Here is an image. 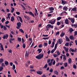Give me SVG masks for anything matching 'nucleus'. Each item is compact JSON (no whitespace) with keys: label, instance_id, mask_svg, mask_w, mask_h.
Returning a JSON list of instances; mask_svg holds the SVG:
<instances>
[{"label":"nucleus","instance_id":"f257e3e1","mask_svg":"<svg viewBox=\"0 0 77 77\" xmlns=\"http://www.w3.org/2000/svg\"><path fill=\"white\" fill-rule=\"evenodd\" d=\"M44 56V54H40L38 56H37L36 57V58L38 59H41V58H42Z\"/></svg>","mask_w":77,"mask_h":77},{"label":"nucleus","instance_id":"f03ea898","mask_svg":"<svg viewBox=\"0 0 77 77\" xmlns=\"http://www.w3.org/2000/svg\"><path fill=\"white\" fill-rule=\"evenodd\" d=\"M56 19H53L50 21H49V23L51 24L52 25L54 24L56 21Z\"/></svg>","mask_w":77,"mask_h":77},{"label":"nucleus","instance_id":"7ed1b4c3","mask_svg":"<svg viewBox=\"0 0 77 77\" xmlns=\"http://www.w3.org/2000/svg\"><path fill=\"white\" fill-rule=\"evenodd\" d=\"M25 13L26 14H28L32 15L33 17H34V18H35V17L34 14L32 13L31 11H25Z\"/></svg>","mask_w":77,"mask_h":77},{"label":"nucleus","instance_id":"20e7f679","mask_svg":"<svg viewBox=\"0 0 77 77\" xmlns=\"http://www.w3.org/2000/svg\"><path fill=\"white\" fill-rule=\"evenodd\" d=\"M21 25V23L20 22L17 23V26H16V28H17V29H19L20 28Z\"/></svg>","mask_w":77,"mask_h":77},{"label":"nucleus","instance_id":"39448f33","mask_svg":"<svg viewBox=\"0 0 77 77\" xmlns=\"http://www.w3.org/2000/svg\"><path fill=\"white\" fill-rule=\"evenodd\" d=\"M54 27V25H51L50 24H48L46 26V27H47V28H51V29H53Z\"/></svg>","mask_w":77,"mask_h":77},{"label":"nucleus","instance_id":"423d86ee","mask_svg":"<svg viewBox=\"0 0 77 77\" xmlns=\"http://www.w3.org/2000/svg\"><path fill=\"white\" fill-rule=\"evenodd\" d=\"M63 11H67L68 10V8L67 7V6H64L63 7Z\"/></svg>","mask_w":77,"mask_h":77},{"label":"nucleus","instance_id":"0eeeda50","mask_svg":"<svg viewBox=\"0 0 77 77\" xmlns=\"http://www.w3.org/2000/svg\"><path fill=\"white\" fill-rule=\"evenodd\" d=\"M9 35L8 34H6L5 35H4L3 36V38L5 39V38L6 39H7V38H8Z\"/></svg>","mask_w":77,"mask_h":77},{"label":"nucleus","instance_id":"6e6552de","mask_svg":"<svg viewBox=\"0 0 77 77\" xmlns=\"http://www.w3.org/2000/svg\"><path fill=\"white\" fill-rule=\"evenodd\" d=\"M5 66H5V63H2L1 64V67L0 70H2V69H3V66L5 67Z\"/></svg>","mask_w":77,"mask_h":77},{"label":"nucleus","instance_id":"1a4fd4ad","mask_svg":"<svg viewBox=\"0 0 77 77\" xmlns=\"http://www.w3.org/2000/svg\"><path fill=\"white\" fill-rule=\"evenodd\" d=\"M35 13H34V15L35 16H36V14L37 15H39V14L38 13V10H37V9L36 8H35Z\"/></svg>","mask_w":77,"mask_h":77},{"label":"nucleus","instance_id":"9d476101","mask_svg":"<svg viewBox=\"0 0 77 77\" xmlns=\"http://www.w3.org/2000/svg\"><path fill=\"white\" fill-rule=\"evenodd\" d=\"M66 3H67V2L66 1L63 0H61V4H62V5H65L66 4Z\"/></svg>","mask_w":77,"mask_h":77},{"label":"nucleus","instance_id":"9b49d317","mask_svg":"<svg viewBox=\"0 0 77 77\" xmlns=\"http://www.w3.org/2000/svg\"><path fill=\"white\" fill-rule=\"evenodd\" d=\"M66 41V42H69L70 41V40H69V38H68V37L67 36H65Z\"/></svg>","mask_w":77,"mask_h":77},{"label":"nucleus","instance_id":"f8f14e48","mask_svg":"<svg viewBox=\"0 0 77 77\" xmlns=\"http://www.w3.org/2000/svg\"><path fill=\"white\" fill-rule=\"evenodd\" d=\"M69 31L70 33L71 34L72 33V32H74V29H72V28H69Z\"/></svg>","mask_w":77,"mask_h":77},{"label":"nucleus","instance_id":"ddd939ff","mask_svg":"<svg viewBox=\"0 0 77 77\" xmlns=\"http://www.w3.org/2000/svg\"><path fill=\"white\" fill-rule=\"evenodd\" d=\"M24 17H25V18H26V19H27V20H30V17L29 16H27V15H24Z\"/></svg>","mask_w":77,"mask_h":77},{"label":"nucleus","instance_id":"4468645a","mask_svg":"<svg viewBox=\"0 0 77 77\" xmlns=\"http://www.w3.org/2000/svg\"><path fill=\"white\" fill-rule=\"evenodd\" d=\"M77 11V8L76 7H75L73 8L71 10V12H76Z\"/></svg>","mask_w":77,"mask_h":77},{"label":"nucleus","instance_id":"2eb2a0df","mask_svg":"<svg viewBox=\"0 0 77 77\" xmlns=\"http://www.w3.org/2000/svg\"><path fill=\"white\" fill-rule=\"evenodd\" d=\"M36 73L37 74H39V75H41L42 74V72L41 71H38L36 72Z\"/></svg>","mask_w":77,"mask_h":77},{"label":"nucleus","instance_id":"dca6fc26","mask_svg":"<svg viewBox=\"0 0 77 77\" xmlns=\"http://www.w3.org/2000/svg\"><path fill=\"white\" fill-rule=\"evenodd\" d=\"M65 24H69V20H68V19H66L65 20Z\"/></svg>","mask_w":77,"mask_h":77},{"label":"nucleus","instance_id":"f3484780","mask_svg":"<svg viewBox=\"0 0 77 77\" xmlns=\"http://www.w3.org/2000/svg\"><path fill=\"white\" fill-rule=\"evenodd\" d=\"M1 51H4V48H3V45L2 44L0 46Z\"/></svg>","mask_w":77,"mask_h":77},{"label":"nucleus","instance_id":"a211bd4d","mask_svg":"<svg viewBox=\"0 0 77 77\" xmlns=\"http://www.w3.org/2000/svg\"><path fill=\"white\" fill-rule=\"evenodd\" d=\"M58 41L60 42V44H61L62 43V42H63V41H62V38L59 39L58 40Z\"/></svg>","mask_w":77,"mask_h":77},{"label":"nucleus","instance_id":"6ab92c4d","mask_svg":"<svg viewBox=\"0 0 77 77\" xmlns=\"http://www.w3.org/2000/svg\"><path fill=\"white\" fill-rule=\"evenodd\" d=\"M54 44H55L54 42H52V45L51 46V48H53L54 46Z\"/></svg>","mask_w":77,"mask_h":77},{"label":"nucleus","instance_id":"aec40b11","mask_svg":"<svg viewBox=\"0 0 77 77\" xmlns=\"http://www.w3.org/2000/svg\"><path fill=\"white\" fill-rule=\"evenodd\" d=\"M63 48L64 50H65V51H66V53H68V49L66 48L65 46H63Z\"/></svg>","mask_w":77,"mask_h":77},{"label":"nucleus","instance_id":"412c9836","mask_svg":"<svg viewBox=\"0 0 77 77\" xmlns=\"http://www.w3.org/2000/svg\"><path fill=\"white\" fill-rule=\"evenodd\" d=\"M72 62L71 58H69L68 60V63H71Z\"/></svg>","mask_w":77,"mask_h":77},{"label":"nucleus","instance_id":"4be33fe9","mask_svg":"<svg viewBox=\"0 0 77 77\" xmlns=\"http://www.w3.org/2000/svg\"><path fill=\"white\" fill-rule=\"evenodd\" d=\"M61 56L63 57V60H66V56H65V55L61 54Z\"/></svg>","mask_w":77,"mask_h":77},{"label":"nucleus","instance_id":"5701e85b","mask_svg":"<svg viewBox=\"0 0 77 77\" xmlns=\"http://www.w3.org/2000/svg\"><path fill=\"white\" fill-rule=\"evenodd\" d=\"M57 44H58V42L55 44L54 48V50H56L57 47Z\"/></svg>","mask_w":77,"mask_h":77},{"label":"nucleus","instance_id":"b1692460","mask_svg":"<svg viewBox=\"0 0 77 77\" xmlns=\"http://www.w3.org/2000/svg\"><path fill=\"white\" fill-rule=\"evenodd\" d=\"M37 51H38V53H41V51H42V49L41 48L38 49L37 50Z\"/></svg>","mask_w":77,"mask_h":77},{"label":"nucleus","instance_id":"393cba45","mask_svg":"<svg viewBox=\"0 0 77 77\" xmlns=\"http://www.w3.org/2000/svg\"><path fill=\"white\" fill-rule=\"evenodd\" d=\"M20 6H22V8H23V10L24 11H25V10H26V8H25V7H24V5L23 4H21Z\"/></svg>","mask_w":77,"mask_h":77},{"label":"nucleus","instance_id":"a878e982","mask_svg":"<svg viewBox=\"0 0 77 77\" xmlns=\"http://www.w3.org/2000/svg\"><path fill=\"white\" fill-rule=\"evenodd\" d=\"M65 33H64L63 32H62V33H61V34L60 35V36L61 37H63V36L65 35Z\"/></svg>","mask_w":77,"mask_h":77},{"label":"nucleus","instance_id":"bb28decb","mask_svg":"<svg viewBox=\"0 0 77 77\" xmlns=\"http://www.w3.org/2000/svg\"><path fill=\"white\" fill-rule=\"evenodd\" d=\"M5 65H8V64H9V62L8 61H5Z\"/></svg>","mask_w":77,"mask_h":77},{"label":"nucleus","instance_id":"cd10ccee","mask_svg":"<svg viewBox=\"0 0 77 77\" xmlns=\"http://www.w3.org/2000/svg\"><path fill=\"white\" fill-rule=\"evenodd\" d=\"M71 22L72 23V24H74V21H75V20H74V18H72L71 20Z\"/></svg>","mask_w":77,"mask_h":77},{"label":"nucleus","instance_id":"c85d7f7f","mask_svg":"<svg viewBox=\"0 0 77 77\" xmlns=\"http://www.w3.org/2000/svg\"><path fill=\"white\" fill-rule=\"evenodd\" d=\"M49 9V11H53L54 10V8L53 7H50L48 8Z\"/></svg>","mask_w":77,"mask_h":77},{"label":"nucleus","instance_id":"c756f323","mask_svg":"<svg viewBox=\"0 0 77 77\" xmlns=\"http://www.w3.org/2000/svg\"><path fill=\"white\" fill-rule=\"evenodd\" d=\"M25 56V57H29V54L28 53L27 54V51H26Z\"/></svg>","mask_w":77,"mask_h":77},{"label":"nucleus","instance_id":"7c9ffc66","mask_svg":"<svg viewBox=\"0 0 77 77\" xmlns=\"http://www.w3.org/2000/svg\"><path fill=\"white\" fill-rule=\"evenodd\" d=\"M19 31L20 32L22 33H24V31H23V29H19Z\"/></svg>","mask_w":77,"mask_h":77},{"label":"nucleus","instance_id":"2f4dec72","mask_svg":"<svg viewBox=\"0 0 77 77\" xmlns=\"http://www.w3.org/2000/svg\"><path fill=\"white\" fill-rule=\"evenodd\" d=\"M3 59L2 58H0V64H1V63H2V62H3Z\"/></svg>","mask_w":77,"mask_h":77},{"label":"nucleus","instance_id":"473e14b6","mask_svg":"<svg viewBox=\"0 0 77 77\" xmlns=\"http://www.w3.org/2000/svg\"><path fill=\"white\" fill-rule=\"evenodd\" d=\"M11 12H14V10H15L14 8H13V7H11Z\"/></svg>","mask_w":77,"mask_h":77},{"label":"nucleus","instance_id":"72a5a7b5","mask_svg":"<svg viewBox=\"0 0 77 77\" xmlns=\"http://www.w3.org/2000/svg\"><path fill=\"white\" fill-rule=\"evenodd\" d=\"M69 38L71 40H72V39H74V37L72 35H70L69 36Z\"/></svg>","mask_w":77,"mask_h":77},{"label":"nucleus","instance_id":"f704fd0d","mask_svg":"<svg viewBox=\"0 0 77 77\" xmlns=\"http://www.w3.org/2000/svg\"><path fill=\"white\" fill-rule=\"evenodd\" d=\"M17 39L18 41L19 42L21 41V38L18 37Z\"/></svg>","mask_w":77,"mask_h":77},{"label":"nucleus","instance_id":"c9c22d12","mask_svg":"<svg viewBox=\"0 0 77 77\" xmlns=\"http://www.w3.org/2000/svg\"><path fill=\"white\" fill-rule=\"evenodd\" d=\"M18 18H19V19H20V22H21V23H23V20H22L21 17L19 16Z\"/></svg>","mask_w":77,"mask_h":77},{"label":"nucleus","instance_id":"e433bc0d","mask_svg":"<svg viewBox=\"0 0 77 77\" xmlns=\"http://www.w3.org/2000/svg\"><path fill=\"white\" fill-rule=\"evenodd\" d=\"M54 72L56 75H58V72L57 70H55Z\"/></svg>","mask_w":77,"mask_h":77},{"label":"nucleus","instance_id":"4c0bfd02","mask_svg":"<svg viewBox=\"0 0 77 77\" xmlns=\"http://www.w3.org/2000/svg\"><path fill=\"white\" fill-rule=\"evenodd\" d=\"M64 65L65 66V67H66V66H68V63L66 62L64 63Z\"/></svg>","mask_w":77,"mask_h":77},{"label":"nucleus","instance_id":"58836bf2","mask_svg":"<svg viewBox=\"0 0 77 77\" xmlns=\"http://www.w3.org/2000/svg\"><path fill=\"white\" fill-rule=\"evenodd\" d=\"M11 21H14V17L12 16L11 17Z\"/></svg>","mask_w":77,"mask_h":77},{"label":"nucleus","instance_id":"ea45409f","mask_svg":"<svg viewBox=\"0 0 77 77\" xmlns=\"http://www.w3.org/2000/svg\"><path fill=\"white\" fill-rule=\"evenodd\" d=\"M61 19H62V17H59L57 18V21H59Z\"/></svg>","mask_w":77,"mask_h":77},{"label":"nucleus","instance_id":"a19ab883","mask_svg":"<svg viewBox=\"0 0 77 77\" xmlns=\"http://www.w3.org/2000/svg\"><path fill=\"white\" fill-rule=\"evenodd\" d=\"M64 13L63 12L61 13L60 14V16H63V15H64Z\"/></svg>","mask_w":77,"mask_h":77},{"label":"nucleus","instance_id":"79ce46f5","mask_svg":"<svg viewBox=\"0 0 77 77\" xmlns=\"http://www.w3.org/2000/svg\"><path fill=\"white\" fill-rule=\"evenodd\" d=\"M47 66H48V65L47 64L45 65L43 67V68H47Z\"/></svg>","mask_w":77,"mask_h":77},{"label":"nucleus","instance_id":"37998d69","mask_svg":"<svg viewBox=\"0 0 77 77\" xmlns=\"http://www.w3.org/2000/svg\"><path fill=\"white\" fill-rule=\"evenodd\" d=\"M65 45L66 46H67V47H69V42H66Z\"/></svg>","mask_w":77,"mask_h":77},{"label":"nucleus","instance_id":"c03bdc74","mask_svg":"<svg viewBox=\"0 0 77 77\" xmlns=\"http://www.w3.org/2000/svg\"><path fill=\"white\" fill-rule=\"evenodd\" d=\"M55 50H56V49H52L51 51V53H54V52L55 51Z\"/></svg>","mask_w":77,"mask_h":77},{"label":"nucleus","instance_id":"a18cd8bd","mask_svg":"<svg viewBox=\"0 0 77 77\" xmlns=\"http://www.w3.org/2000/svg\"><path fill=\"white\" fill-rule=\"evenodd\" d=\"M43 39H44L45 40H46V39H49V37H46V38H45L43 37Z\"/></svg>","mask_w":77,"mask_h":77},{"label":"nucleus","instance_id":"49530a36","mask_svg":"<svg viewBox=\"0 0 77 77\" xmlns=\"http://www.w3.org/2000/svg\"><path fill=\"white\" fill-rule=\"evenodd\" d=\"M48 45V43L45 42L44 43V46H45V47H47Z\"/></svg>","mask_w":77,"mask_h":77},{"label":"nucleus","instance_id":"de8ad7c7","mask_svg":"<svg viewBox=\"0 0 77 77\" xmlns=\"http://www.w3.org/2000/svg\"><path fill=\"white\" fill-rule=\"evenodd\" d=\"M39 48H42V44H40L38 45Z\"/></svg>","mask_w":77,"mask_h":77},{"label":"nucleus","instance_id":"09e8293b","mask_svg":"<svg viewBox=\"0 0 77 77\" xmlns=\"http://www.w3.org/2000/svg\"><path fill=\"white\" fill-rule=\"evenodd\" d=\"M57 24L58 26H59V25H60V22L59 21H57Z\"/></svg>","mask_w":77,"mask_h":77},{"label":"nucleus","instance_id":"8fccbe9b","mask_svg":"<svg viewBox=\"0 0 77 77\" xmlns=\"http://www.w3.org/2000/svg\"><path fill=\"white\" fill-rule=\"evenodd\" d=\"M48 65H49V66H51V65H52V63L50 62L49 63Z\"/></svg>","mask_w":77,"mask_h":77},{"label":"nucleus","instance_id":"3c124183","mask_svg":"<svg viewBox=\"0 0 77 77\" xmlns=\"http://www.w3.org/2000/svg\"><path fill=\"white\" fill-rule=\"evenodd\" d=\"M22 43L23 44H24V42H25V41H24V38H22Z\"/></svg>","mask_w":77,"mask_h":77},{"label":"nucleus","instance_id":"603ef678","mask_svg":"<svg viewBox=\"0 0 77 77\" xmlns=\"http://www.w3.org/2000/svg\"><path fill=\"white\" fill-rule=\"evenodd\" d=\"M23 48H26V46L25 45V43H23Z\"/></svg>","mask_w":77,"mask_h":77},{"label":"nucleus","instance_id":"864d4df0","mask_svg":"<svg viewBox=\"0 0 77 77\" xmlns=\"http://www.w3.org/2000/svg\"><path fill=\"white\" fill-rule=\"evenodd\" d=\"M16 14H17V15H20V12H19V11H17L16 12Z\"/></svg>","mask_w":77,"mask_h":77},{"label":"nucleus","instance_id":"5fc2aeb1","mask_svg":"<svg viewBox=\"0 0 77 77\" xmlns=\"http://www.w3.org/2000/svg\"><path fill=\"white\" fill-rule=\"evenodd\" d=\"M77 35V31H75L74 32V36H76Z\"/></svg>","mask_w":77,"mask_h":77},{"label":"nucleus","instance_id":"6e6d98bb","mask_svg":"<svg viewBox=\"0 0 77 77\" xmlns=\"http://www.w3.org/2000/svg\"><path fill=\"white\" fill-rule=\"evenodd\" d=\"M73 68H75V69H76V68H77V67H76V65L75 64H74L73 65Z\"/></svg>","mask_w":77,"mask_h":77},{"label":"nucleus","instance_id":"4d7b16f0","mask_svg":"<svg viewBox=\"0 0 77 77\" xmlns=\"http://www.w3.org/2000/svg\"><path fill=\"white\" fill-rule=\"evenodd\" d=\"M13 69H15V64H13Z\"/></svg>","mask_w":77,"mask_h":77},{"label":"nucleus","instance_id":"13d9d810","mask_svg":"<svg viewBox=\"0 0 77 77\" xmlns=\"http://www.w3.org/2000/svg\"><path fill=\"white\" fill-rule=\"evenodd\" d=\"M53 56L54 57H57V55L56 54H54L53 55Z\"/></svg>","mask_w":77,"mask_h":77},{"label":"nucleus","instance_id":"bf43d9fd","mask_svg":"<svg viewBox=\"0 0 77 77\" xmlns=\"http://www.w3.org/2000/svg\"><path fill=\"white\" fill-rule=\"evenodd\" d=\"M5 18H2V19L1 20V21H2V22H3H3H4V21H5Z\"/></svg>","mask_w":77,"mask_h":77},{"label":"nucleus","instance_id":"052dcab7","mask_svg":"<svg viewBox=\"0 0 77 77\" xmlns=\"http://www.w3.org/2000/svg\"><path fill=\"white\" fill-rule=\"evenodd\" d=\"M9 23V21L7 20L5 22V24H8Z\"/></svg>","mask_w":77,"mask_h":77},{"label":"nucleus","instance_id":"680f3d73","mask_svg":"<svg viewBox=\"0 0 77 77\" xmlns=\"http://www.w3.org/2000/svg\"><path fill=\"white\" fill-rule=\"evenodd\" d=\"M51 16V14H48V17H50Z\"/></svg>","mask_w":77,"mask_h":77},{"label":"nucleus","instance_id":"e2e57ef3","mask_svg":"<svg viewBox=\"0 0 77 77\" xmlns=\"http://www.w3.org/2000/svg\"><path fill=\"white\" fill-rule=\"evenodd\" d=\"M4 30H7V28H6V26H4Z\"/></svg>","mask_w":77,"mask_h":77},{"label":"nucleus","instance_id":"0e129e2a","mask_svg":"<svg viewBox=\"0 0 77 77\" xmlns=\"http://www.w3.org/2000/svg\"><path fill=\"white\" fill-rule=\"evenodd\" d=\"M10 65L11 66H12L13 65V63L12 62H10Z\"/></svg>","mask_w":77,"mask_h":77},{"label":"nucleus","instance_id":"69168bd1","mask_svg":"<svg viewBox=\"0 0 77 77\" xmlns=\"http://www.w3.org/2000/svg\"><path fill=\"white\" fill-rule=\"evenodd\" d=\"M8 51V52H9V53H12V50H11V49L9 50Z\"/></svg>","mask_w":77,"mask_h":77},{"label":"nucleus","instance_id":"338daca9","mask_svg":"<svg viewBox=\"0 0 77 77\" xmlns=\"http://www.w3.org/2000/svg\"><path fill=\"white\" fill-rule=\"evenodd\" d=\"M49 71L50 72H53V69H51Z\"/></svg>","mask_w":77,"mask_h":77},{"label":"nucleus","instance_id":"774afa93","mask_svg":"<svg viewBox=\"0 0 77 77\" xmlns=\"http://www.w3.org/2000/svg\"><path fill=\"white\" fill-rule=\"evenodd\" d=\"M59 35V32H57L56 33V36H57V35Z\"/></svg>","mask_w":77,"mask_h":77}]
</instances>
